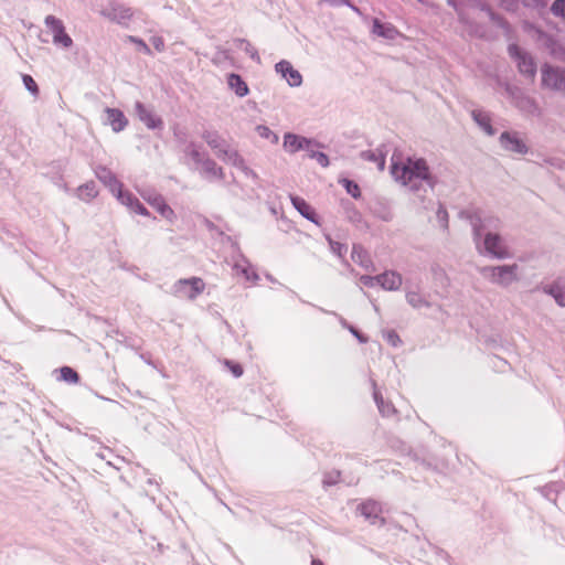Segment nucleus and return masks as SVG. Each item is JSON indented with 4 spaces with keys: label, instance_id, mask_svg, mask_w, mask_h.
<instances>
[{
    "label": "nucleus",
    "instance_id": "f257e3e1",
    "mask_svg": "<svg viewBox=\"0 0 565 565\" xmlns=\"http://www.w3.org/2000/svg\"><path fill=\"white\" fill-rule=\"evenodd\" d=\"M495 223L497 221L491 216L476 215L471 217L470 224L476 249L484 257L499 260L509 259L513 256L512 249L499 233L491 230Z\"/></svg>",
    "mask_w": 565,
    "mask_h": 565
},
{
    "label": "nucleus",
    "instance_id": "f03ea898",
    "mask_svg": "<svg viewBox=\"0 0 565 565\" xmlns=\"http://www.w3.org/2000/svg\"><path fill=\"white\" fill-rule=\"evenodd\" d=\"M391 173L395 181L407 186L412 191L422 189L424 184L434 186V179L425 160L420 158H407L393 161Z\"/></svg>",
    "mask_w": 565,
    "mask_h": 565
},
{
    "label": "nucleus",
    "instance_id": "7ed1b4c3",
    "mask_svg": "<svg viewBox=\"0 0 565 565\" xmlns=\"http://www.w3.org/2000/svg\"><path fill=\"white\" fill-rule=\"evenodd\" d=\"M482 275L493 285L508 288L521 280V268L516 263L487 266Z\"/></svg>",
    "mask_w": 565,
    "mask_h": 565
},
{
    "label": "nucleus",
    "instance_id": "20e7f679",
    "mask_svg": "<svg viewBox=\"0 0 565 565\" xmlns=\"http://www.w3.org/2000/svg\"><path fill=\"white\" fill-rule=\"evenodd\" d=\"M44 23L52 36V42L55 46L63 50H70L73 46V39L66 32L62 20L54 15H47L44 20Z\"/></svg>",
    "mask_w": 565,
    "mask_h": 565
},
{
    "label": "nucleus",
    "instance_id": "39448f33",
    "mask_svg": "<svg viewBox=\"0 0 565 565\" xmlns=\"http://www.w3.org/2000/svg\"><path fill=\"white\" fill-rule=\"evenodd\" d=\"M500 147L508 152L526 154L529 147L525 140L516 131H504L499 137Z\"/></svg>",
    "mask_w": 565,
    "mask_h": 565
},
{
    "label": "nucleus",
    "instance_id": "423d86ee",
    "mask_svg": "<svg viewBox=\"0 0 565 565\" xmlns=\"http://www.w3.org/2000/svg\"><path fill=\"white\" fill-rule=\"evenodd\" d=\"M315 146H317V143L312 139L292 132L284 135L282 148L287 153L294 154L298 151H309Z\"/></svg>",
    "mask_w": 565,
    "mask_h": 565
},
{
    "label": "nucleus",
    "instance_id": "0eeeda50",
    "mask_svg": "<svg viewBox=\"0 0 565 565\" xmlns=\"http://www.w3.org/2000/svg\"><path fill=\"white\" fill-rule=\"evenodd\" d=\"M205 287L204 281L199 277H192L190 279H180L174 288L175 292L183 298L194 299L201 292H203Z\"/></svg>",
    "mask_w": 565,
    "mask_h": 565
},
{
    "label": "nucleus",
    "instance_id": "6e6552de",
    "mask_svg": "<svg viewBox=\"0 0 565 565\" xmlns=\"http://www.w3.org/2000/svg\"><path fill=\"white\" fill-rule=\"evenodd\" d=\"M510 55L515 60L519 71L525 75L533 77L536 72V64L532 56L523 52L518 45L511 44L509 46Z\"/></svg>",
    "mask_w": 565,
    "mask_h": 565
},
{
    "label": "nucleus",
    "instance_id": "1a4fd4ad",
    "mask_svg": "<svg viewBox=\"0 0 565 565\" xmlns=\"http://www.w3.org/2000/svg\"><path fill=\"white\" fill-rule=\"evenodd\" d=\"M542 84L553 90H564L565 71L548 65L544 66L542 68Z\"/></svg>",
    "mask_w": 565,
    "mask_h": 565
},
{
    "label": "nucleus",
    "instance_id": "9d476101",
    "mask_svg": "<svg viewBox=\"0 0 565 565\" xmlns=\"http://www.w3.org/2000/svg\"><path fill=\"white\" fill-rule=\"evenodd\" d=\"M135 113L138 119L146 125L148 129H161L163 122L161 118L149 107L140 102L135 104Z\"/></svg>",
    "mask_w": 565,
    "mask_h": 565
},
{
    "label": "nucleus",
    "instance_id": "9b49d317",
    "mask_svg": "<svg viewBox=\"0 0 565 565\" xmlns=\"http://www.w3.org/2000/svg\"><path fill=\"white\" fill-rule=\"evenodd\" d=\"M275 71L287 82L290 87H299L302 84V76L290 62L282 60L275 65Z\"/></svg>",
    "mask_w": 565,
    "mask_h": 565
},
{
    "label": "nucleus",
    "instance_id": "f8f14e48",
    "mask_svg": "<svg viewBox=\"0 0 565 565\" xmlns=\"http://www.w3.org/2000/svg\"><path fill=\"white\" fill-rule=\"evenodd\" d=\"M116 199L128 209L129 212L148 216V210L140 203V201L129 191H124L121 188L115 194Z\"/></svg>",
    "mask_w": 565,
    "mask_h": 565
},
{
    "label": "nucleus",
    "instance_id": "ddd939ff",
    "mask_svg": "<svg viewBox=\"0 0 565 565\" xmlns=\"http://www.w3.org/2000/svg\"><path fill=\"white\" fill-rule=\"evenodd\" d=\"M100 14L117 23H126L132 18V10L124 4L110 3Z\"/></svg>",
    "mask_w": 565,
    "mask_h": 565
},
{
    "label": "nucleus",
    "instance_id": "4468645a",
    "mask_svg": "<svg viewBox=\"0 0 565 565\" xmlns=\"http://www.w3.org/2000/svg\"><path fill=\"white\" fill-rule=\"evenodd\" d=\"M105 113V124L110 126L114 132H120L128 126V119L118 108L107 107Z\"/></svg>",
    "mask_w": 565,
    "mask_h": 565
},
{
    "label": "nucleus",
    "instance_id": "2eb2a0df",
    "mask_svg": "<svg viewBox=\"0 0 565 565\" xmlns=\"http://www.w3.org/2000/svg\"><path fill=\"white\" fill-rule=\"evenodd\" d=\"M544 294L551 296L557 306L561 308L565 307V281L564 280H554L550 284H545L542 287Z\"/></svg>",
    "mask_w": 565,
    "mask_h": 565
},
{
    "label": "nucleus",
    "instance_id": "dca6fc26",
    "mask_svg": "<svg viewBox=\"0 0 565 565\" xmlns=\"http://www.w3.org/2000/svg\"><path fill=\"white\" fill-rule=\"evenodd\" d=\"M95 175L102 183L105 184V186L109 189L113 194L122 188L121 182L106 167H97L95 170Z\"/></svg>",
    "mask_w": 565,
    "mask_h": 565
},
{
    "label": "nucleus",
    "instance_id": "f3484780",
    "mask_svg": "<svg viewBox=\"0 0 565 565\" xmlns=\"http://www.w3.org/2000/svg\"><path fill=\"white\" fill-rule=\"evenodd\" d=\"M377 284L385 290L395 291L398 290L403 284L402 276L393 270H387L381 275H377Z\"/></svg>",
    "mask_w": 565,
    "mask_h": 565
},
{
    "label": "nucleus",
    "instance_id": "a211bd4d",
    "mask_svg": "<svg viewBox=\"0 0 565 565\" xmlns=\"http://www.w3.org/2000/svg\"><path fill=\"white\" fill-rule=\"evenodd\" d=\"M359 510L361 514L364 516L366 521H369L371 524H375L377 520L381 519L382 513V507L379 502L373 500H367L360 504Z\"/></svg>",
    "mask_w": 565,
    "mask_h": 565
},
{
    "label": "nucleus",
    "instance_id": "6ab92c4d",
    "mask_svg": "<svg viewBox=\"0 0 565 565\" xmlns=\"http://www.w3.org/2000/svg\"><path fill=\"white\" fill-rule=\"evenodd\" d=\"M294 207L307 220L319 225V220L315 209L299 196H291Z\"/></svg>",
    "mask_w": 565,
    "mask_h": 565
},
{
    "label": "nucleus",
    "instance_id": "aec40b11",
    "mask_svg": "<svg viewBox=\"0 0 565 565\" xmlns=\"http://www.w3.org/2000/svg\"><path fill=\"white\" fill-rule=\"evenodd\" d=\"M216 156L224 162L233 164L237 168H245L243 158L238 154V152L235 149L231 148L228 145L220 149V151L216 152Z\"/></svg>",
    "mask_w": 565,
    "mask_h": 565
},
{
    "label": "nucleus",
    "instance_id": "412c9836",
    "mask_svg": "<svg viewBox=\"0 0 565 565\" xmlns=\"http://www.w3.org/2000/svg\"><path fill=\"white\" fill-rule=\"evenodd\" d=\"M471 116L475 122L486 135L493 136L495 134V130L491 124V117L487 111L476 109L471 113Z\"/></svg>",
    "mask_w": 565,
    "mask_h": 565
},
{
    "label": "nucleus",
    "instance_id": "4be33fe9",
    "mask_svg": "<svg viewBox=\"0 0 565 565\" xmlns=\"http://www.w3.org/2000/svg\"><path fill=\"white\" fill-rule=\"evenodd\" d=\"M372 32L386 40H395L398 35V31L392 24L382 23L377 19L373 20Z\"/></svg>",
    "mask_w": 565,
    "mask_h": 565
},
{
    "label": "nucleus",
    "instance_id": "5701e85b",
    "mask_svg": "<svg viewBox=\"0 0 565 565\" xmlns=\"http://www.w3.org/2000/svg\"><path fill=\"white\" fill-rule=\"evenodd\" d=\"M196 168L200 169L201 173L207 179L223 178L222 169L210 159H204Z\"/></svg>",
    "mask_w": 565,
    "mask_h": 565
},
{
    "label": "nucleus",
    "instance_id": "b1692460",
    "mask_svg": "<svg viewBox=\"0 0 565 565\" xmlns=\"http://www.w3.org/2000/svg\"><path fill=\"white\" fill-rule=\"evenodd\" d=\"M227 85L238 97H244L249 92L248 86L243 78L234 73L227 76Z\"/></svg>",
    "mask_w": 565,
    "mask_h": 565
},
{
    "label": "nucleus",
    "instance_id": "393cba45",
    "mask_svg": "<svg viewBox=\"0 0 565 565\" xmlns=\"http://www.w3.org/2000/svg\"><path fill=\"white\" fill-rule=\"evenodd\" d=\"M234 270L237 275H242L247 281H257L258 275L246 259L237 260L234 264Z\"/></svg>",
    "mask_w": 565,
    "mask_h": 565
},
{
    "label": "nucleus",
    "instance_id": "a878e982",
    "mask_svg": "<svg viewBox=\"0 0 565 565\" xmlns=\"http://www.w3.org/2000/svg\"><path fill=\"white\" fill-rule=\"evenodd\" d=\"M98 194L95 182L89 181L77 188L76 195L79 200L89 202Z\"/></svg>",
    "mask_w": 565,
    "mask_h": 565
},
{
    "label": "nucleus",
    "instance_id": "bb28decb",
    "mask_svg": "<svg viewBox=\"0 0 565 565\" xmlns=\"http://www.w3.org/2000/svg\"><path fill=\"white\" fill-rule=\"evenodd\" d=\"M152 207H154L162 217L168 220L169 222H173L175 220V214L173 210L166 203L162 196L157 198L152 201Z\"/></svg>",
    "mask_w": 565,
    "mask_h": 565
},
{
    "label": "nucleus",
    "instance_id": "cd10ccee",
    "mask_svg": "<svg viewBox=\"0 0 565 565\" xmlns=\"http://www.w3.org/2000/svg\"><path fill=\"white\" fill-rule=\"evenodd\" d=\"M256 132L260 138L269 141L271 145H276L279 140L278 135L265 125H258Z\"/></svg>",
    "mask_w": 565,
    "mask_h": 565
},
{
    "label": "nucleus",
    "instance_id": "c85d7f7f",
    "mask_svg": "<svg viewBox=\"0 0 565 565\" xmlns=\"http://www.w3.org/2000/svg\"><path fill=\"white\" fill-rule=\"evenodd\" d=\"M204 139L206 141V143L214 150V152L216 153L217 151H220V149H222L224 146H226L227 143L215 132H206L204 135Z\"/></svg>",
    "mask_w": 565,
    "mask_h": 565
},
{
    "label": "nucleus",
    "instance_id": "c756f323",
    "mask_svg": "<svg viewBox=\"0 0 565 565\" xmlns=\"http://www.w3.org/2000/svg\"><path fill=\"white\" fill-rule=\"evenodd\" d=\"M362 158L367 161H373L376 163L377 169L380 171L384 170L385 167V158L379 151H364L361 153Z\"/></svg>",
    "mask_w": 565,
    "mask_h": 565
},
{
    "label": "nucleus",
    "instance_id": "7c9ffc66",
    "mask_svg": "<svg viewBox=\"0 0 565 565\" xmlns=\"http://www.w3.org/2000/svg\"><path fill=\"white\" fill-rule=\"evenodd\" d=\"M374 399L377 404L379 411L384 416H390V415L394 414L395 409H394L393 405L390 403H385L383 401V398L380 396L379 392H376V391L374 392Z\"/></svg>",
    "mask_w": 565,
    "mask_h": 565
},
{
    "label": "nucleus",
    "instance_id": "2f4dec72",
    "mask_svg": "<svg viewBox=\"0 0 565 565\" xmlns=\"http://www.w3.org/2000/svg\"><path fill=\"white\" fill-rule=\"evenodd\" d=\"M185 153L196 164V167L204 160L200 148L194 143H190L186 147Z\"/></svg>",
    "mask_w": 565,
    "mask_h": 565
},
{
    "label": "nucleus",
    "instance_id": "473e14b6",
    "mask_svg": "<svg viewBox=\"0 0 565 565\" xmlns=\"http://www.w3.org/2000/svg\"><path fill=\"white\" fill-rule=\"evenodd\" d=\"M516 106L525 111V113H529V114H534L537 111V106L536 104L534 103V100H532L531 98L529 97H522L520 98L518 102H516Z\"/></svg>",
    "mask_w": 565,
    "mask_h": 565
},
{
    "label": "nucleus",
    "instance_id": "72a5a7b5",
    "mask_svg": "<svg viewBox=\"0 0 565 565\" xmlns=\"http://www.w3.org/2000/svg\"><path fill=\"white\" fill-rule=\"evenodd\" d=\"M406 300L414 308H420L425 305V300L423 299V297L415 291H407Z\"/></svg>",
    "mask_w": 565,
    "mask_h": 565
},
{
    "label": "nucleus",
    "instance_id": "f704fd0d",
    "mask_svg": "<svg viewBox=\"0 0 565 565\" xmlns=\"http://www.w3.org/2000/svg\"><path fill=\"white\" fill-rule=\"evenodd\" d=\"M60 373H61V379L65 382L76 383L78 381L77 373L68 366L62 367L60 370Z\"/></svg>",
    "mask_w": 565,
    "mask_h": 565
},
{
    "label": "nucleus",
    "instance_id": "c9c22d12",
    "mask_svg": "<svg viewBox=\"0 0 565 565\" xmlns=\"http://www.w3.org/2000/svg\"><path fill=\"white\" fill-rule=\"evenodd\" d=\"M551 11L555 17L565 20V0H555L552 4Z\"/></svg>",
    "mask_w": 565,
    "mask_h": 565
},
{
    "label": "nucleus",
    "instance_id": "e433bc0d",
    "mask_svg": "<svg viewBox=\"0 0 565 565\" xmlns=\"http://www.w3.org/2000/svg\"><path fill=\"white\" fill-rule=\"evenodd\" d=\"M22 81H23V84H24L25 88L31 94L38 95L39 88H38V85H36L35 81L32 78V76L25 74V75L22 76Z\"/></svg>",
    "mask_w": 565,
    "mask_h": 565
},
{
    "label": "nucleus",
    "instance_id": "4c0bfd02",
    "mask_svg": "<svg viewBox=\"0 0 565 565\" xmlns=\"http://www.w3.org/2000/svg\"><path fill=\"white\" fill-rule=\"evenodd\" d=\"M352 258L354 262L360 263L364 267L369 266V259H366V255L361 248H353Z\"/></svg>",
    "mask_w": 565,
    "mask_h": 565
},
{
    "label": "nucleus",
    "instance_id": "58836bf2",
    "mask_svg": "<svg viewBox=\"0 0 565 565\" xmlns=\"http://www.w3.org/2000/svg\"><path fill=\"white\" fill-rule=\"evenodd\" d=\"M327 238L329 241L330 248H331L332 253L342 257L343 254L347 252V247L344 245H342L341 243L332 241L329 236Z\"/></svg>",
    "mask_w": 565,
    "mask_h": 565
},
{
    "label": "nucleus",
    "instance_id": "ea45409f",
    "mask_svg": "<svg viewBox=\"0 0 565 565\" xmlns=\"http://www.w3.org/2000/svg\"><path fill=\"white\" fill-rule=\"evenodd\" d=\"M437 220L443 228L448 227V213L444 207H439L436 213Z\"/></svg>",
    "mask_w": 565,
    "mask_h": 565
},
{
    "label": "nucleus",
    "instance_id": "a19ab883",
    "mask_svg": "<svg viewBox=\"0 0 565 565\" xmlns=\"http://www.w3.org/2000/svg\"><path fill=\"white\" fill-rule=\"evenodd\" d=\"M310 158L315 159L323 168L329 166L328 156L323 152H315L313 154H310Z\"/></svg>",
    "mask_w": 565,
    "mask_h": 565
},
{
    "label": "nucleus",
    "instance_id": "79ce46f5",
    "mask_svg": "<svg viewBox=\"0 0 565 565\" xmlns=\"http://www.w3.org/2000/svg\"><path fill=\"white\" fill-rule=\"evenodd\" d=\"M128 39L131 43H135L145 54H151L149 46L141 39L135 36H129Z\"/></svg>",
    "mask_w": 565,
    "mask_h": 565
},
{
    "label": "nucleus",
    "instance_id": "37998d69",
    "mask_svg": "<svg viewBox=\"0 0 565 565\" xmlns=\"http://www.w3.org/2000/svg\"><path fill=\"white\" fill-rule=\"evenodd\" d=\"M344 185L348 193H350L353 198H358L360 195V189L358 184L353 183L352 181L344 180Z\"/></svg>",
    "mask_w": 565,
    "mask_h": 565
},
{
    "label": "nucleus",
    "instance_id": "c03bdc74",
    "mask_svg": "<svg viewBox=\"0 0 565 565\" xmlns=\"http://www.w3.org/2000/svg\"><path fill=\"white\" fill-rule=\"evenodd\" d=\"M360 282L365 287H374L377 284V276H361Z\"/></svg>",
    "mask_w": 565,
    "mask_h": 565
},
{
    "label": "nucleus",
    "instance_id": "a18cd8bd",
    "mask_svg": "<svg viewBox=\"0 0 565 565\" xmlns=\"http://www.w3.org/2000/svg\"><path fill=\"white\" fill-rule=\"evenodd\" d=\"M150 42L156 51H158V52L164 51V41L161 36H153V38H151Z\"/></svg>",
    "mask_w": 565,
    "mask_h": 565
},
{
    "label": "nucleus",
    "instance_id": "49530a36",
    "mask_svg": "<svg viewBox=\"0 0 565 565\" xmlns=\"http://www.w3.org/2000/svg\"><path fill=\"white\" fill-rule=\"evenodd\" d=\"M244 51L253 58L259 62L257 50L248 42L244 43Z\"/></svg>",
    "mask_w": 565,
    "mask_h": 565
},
{
    "label": "nucleus",
    "instance_id": "de8ad7c7",
    "mask_svg": "<svg viewBox=\"0 0 565 565\" xmlns=\"http://www.w3.org/2000/svg\"><path fill=\"white\" fill-rule=\"evenodd\" d=\"M226 365L231 369L232 373L236 377H239L243 374V370H242L241 365L232 364L231 362H226Z\"/></svg>",
    "mask_w": 565,
    "mask_h": 565
},
{
    "label": "nucleus",
    "instance_id": "09e8293b",
    "mask_svg": "<svg viewBox=\"0 0 565 565\" xmlns=\"http://www.w3.org/2000/svg\"><path fill=\"white\" fill-rule=\"evenodd\" d=\"M387 340H388V342H390V343H392L394 347H396V345L401 342V340H399L398 335H397L396 333H394V332H388V333H387Z\"/></svg>",
    "mask_w": 565,
    "mask_h": 565
},
{
    "label": "nucleus",
    "instance_id": "8fccbe9b",
    "mask_svg": "<svg viewBox=\"0 0 565 565\" xmlns=\"http://www.w3.org/2000/svg\"><path fill=\"white\" fill-rule=\"evenodd\" d=\"M143 199L150 204L152 205V201H154L157 198H160L161 195L159 194H142Z\"/></svg>",
    "mask_w": 565,
    "mask_h": 565
},
{
    "label": "nucleus",
    "instance_id": "3c124183",
    "mask_svg": "<svg viewBox=\"0 0 565 565\" xmlns=\"http://www.w3.org/2000/svg\"><path fill=\"white\" fill-rule=\"evenodd\" d=\"M342 326L348 328L354 337L359 335V332L353 327H348L345 321H342Z\"/></svg>",
    "mask_w": 565,
    "mask_h": 565
},
{
    "label": "nucleus",
    "instance_id": "603ef678",
    "mask_svg": "<svg viewBox=\"0 0 565 565\" xmlns=\"http://www.w3.org/2000/svg\"><path fill=\"white\" fill-rule=\"evenodd\" d=\"M342 326L348 328L354 337L359 335V332L353 327H348L345 321H342Z\"/></svg>",
    "mask_w": 565,
    "mask_h": 565
},
{
    "label": "nucleus",
    "instance_id": "864d4df0",
    "mask_svg": "<svg viewBox=\"0 0 565 565\" xmlns=\"http://www.w3.org/2000/svg\"><path fill=\"white\" fill-rule=\"evenodd\" d=\"M326 1L331 3V4L347 3V0H326Z\"/></svg>",
    "mask_w": 565,
    "mask_h": 565
},
{
    "label": "nucleus",
    "instance_id": "5fc2aeb1",
    "mask_svg": "<svg viewBox=\"0 0 565 565\" xmlns=\"http://www.w3.org/2000/svg\"><path fill=\"white\" fill-rule=\"evenodd\" d=\"M382 220L390 221L392 218L391 212H385L383 215H381Z\"/></svg>",
    "mask_w": 565,
    "mask_h": 565
},
{
    "label": "nucleus",
    "instance_id": "6e6d98bb",
    "mask_svg": "<svg viewBox=\"0 0 565 565\" xmlns=\"http://www.w3.org/2000/svg\"><path fill=\"white\" fill-rule=\"evenodd\" d=\"M356 339H358L360 342H362V343L366 342V338H364V337H363L362 334H360V333H359V335L356 337Z\"/></svg>",
    "mask_w": 565,
    "mask_h": 565
},
{
    "label": "nucleus",
    "instance_id": "4d7b16f0",
    "mask_svg": "<svg viewBox=\"0 0 565 565\" xmlns=\"http://www.w3.org/2000/svg\"><path fill=\"white\" fill-rule=\"evenodd\" d=\"M311 565H323L321 561L319 559H313Z\"/></svg>",
    "mask_w": 565,
    "mask_h": 565
},
{
    "label": "nucleus",
    "instance_id": "13d9d810",
    "mask_svg": "<svg viewBox=\"0 0 565 565\" xmlns=\"http://www.w3.org/2000/svg\"><path fill=\"white\" fill-rule=\"evenodd\" d=\"M315 148H316V146L311 150L306 151L309 157H310V154H313L315 152H318Z\"/></svg>",
    "mask_w": 565,
    "mask_h": 565
}]
</instances>
